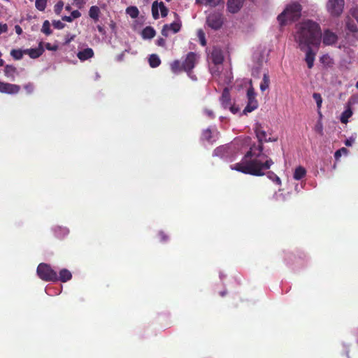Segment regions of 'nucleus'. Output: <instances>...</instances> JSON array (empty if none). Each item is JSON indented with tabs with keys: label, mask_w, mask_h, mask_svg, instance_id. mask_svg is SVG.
Instances as JSON below:
<instances>
[{
	"label": "nucleus",
	"mask_w": 358,
	"mask_h": 358,
	"mask_svg": "<svg viewBox=\"0 0 358 358\" xmlns=\"http://www.w3.org/2000/svg\"><path fill=\"white\" fill-rule=\"evenodd\" d=\"M254 131L258 141V144H252L245 153L242 160L231 166V169L244 174L255 176H263L265 171L268 170L274 164L271 158L263 152L264 143L275 142L277 138H267V134L262 124L256 122Z\"/></svg>",
	"instance_id": "1"
},
{
	"label": "nucleus",
	"mask_w": 358,
	"mask_h": 358,
	"mask_svg": "<svg viewBox=\"0 0 358 358\" xmlns=\"http://www.w3.org/2000/svg\"><path fill=\"white\" fill-rule=\"evenodd\" d=\"M296 31L294 41L299 44L301 50L304 51L306 46L319 47L321 42V29L317 22L306 20L296 26Z\"/></svg>",
	"instance_id": "2"
},
{
	"label": "nucleus",
	"mask_w": 358,
	"mask_h": 358,
	"mask_svg": "<svg viewBox=\"0 0 358 358\" xmlns=\"http://www.w3.org/2000/svg\"><path fill=\"white\" fill-rule=\"evenodd\" d=\"M302 6L297 2L287 5L283 12L278 16V20L281 26L286 25L289 22L298 20L301 15Z\"/></svg>",
	"instance_id": "3"
},
{
	"label": "nucleus",
	"mask_w": 358,
	"mask_h": 358,
	"mask_svg": "<svg viewBox=\"0 0 358 358\" xmlns=\"http://www.w3.org/2000/svg\"><path fill=\"white\" fill-rule=\"evenodd\" d=\"M37 275L43 281L57 282V273L52 267L45 263H41L37 267Z\"/></svg>",
	"instance_id": "4"
},
{
	"label": "nucleus",
	"mask_w": 358,
	"mask_h": 358,
	"mask_svg": "<svg viewBox=\"0 0 358 358\" xmlns=\"http://www.w3.org/2000/svg\"><path fill=\"white\" fill-rule=\"evenodd\" d=\"M224 22L222 13L217 11L210 12L207 16L206 24L208 27L215 31L222 28Z\"/></svg>",
	"instance_id": "5"
},
{
	"label": "nucleus",
	"mask_w": 358,
	"mask_h": 358,
	"mask_svg": "<svg viewBox=\"0 0 358 358\" xmlns=\"http://www.w3.org/2000/svg\"><path fill=\"white\" fill-rule=\"evenodd\" d=\"M345 0H328L327 10L332 17H339L343 12Z\"/></svg>",
	"instance_id": "6"
},
{
	"label": "nucleus",
	"mask_w": 358,
	"mask_h": 358,
	"mask_svg": "<svg viewBox=\"0 0 358 358\" xmlns=\"http://www.w3.org/2000/svg\"><path fill=\"white\" fill-rule=\"evenodd\" d=\"M248 103L243 110V113H251L258 108V101L256 99V93L252 86H250L247 90Z\"/></svg>",
	"instance_id": "7"
},
{
	"label": "nucleus",
	"mask_w": 358,
	"mask_h": 358,
	"mask_svg": "<svg viewBox=\"0 0 358 358\" xmlns=\"http://www.w3.org/2000/svg\"><path fill=\"white\" fill-rule=\"evenodd\" d=\"M198 55L193 52H189L187 54L185 60L182 63L183 71L189 74L192 69L195 67V65L198 60Z\"/></svg>",
	"instance_id": "8"
},
{
	"label": "nucleus",
	"mask_w": 358,
	"mask_h": 358,
	"mask_svg": "<svg viewBox=\"0 0 358 358\" xmlns=\"http://www.w3.org/2000/svg\"><path fill=\"white\" fill-rule=\"evenodd\" d=\"M159 9L160 10L162 17H166L168 15L169 9L166 7L164 3L162 1L158 2L155 1L152 5V14L153 18L155 20L158 19L159 17Z\"/></svg>",
	"instance_id": "9"
},
{
	"label": "nucleus",
	"mask_w": 358,
	"mask_h": 358,
	"mask_svg": "<svg viewBox=\"0 0 358 358\" xmlns=\"http://www.w3.org/2000/svg\"><path fill=\"white\" fill-rule=\"evenodd\" d=\"M181 22L179 19L177 21H175L171 24H166L163 26L162 29V34L164 37H167L169 36V33L170 31H172L173 33H178L181 29Z\"/></svg>",
	"instance_id": "10"
},
{
	"label": "nucleus",
	"mask_w": 358,
	"mask_h": 358,
	"mask_svg": "<svg viewBox=\"0 0 358 358\" xmlns=\"http://www.w3.org/2000/svg\"><path fill=\"white\" fill-rule=\"evenodd\" d=\"M20 90V87L17 85L0 81V92L1 93L17 94Z\"/></svg>",
	"instance_id": "11"
},
{
	"label": "nucleus",
	"mask_w": 358,
	"mask_h": 358,
	"mask_svg": "<svg viewBox=\"0 0 358 358\" xmlns=\"http://www.w3.org/2000/svg\"><path fill=\"white\" fill-rule=\"evenodd\" d=\"M337 40L338 36L335 33L331 31L329 29H327L324 31L322 40L324 45H332L337 42Z\"/></svg>",
	"instance_id": "12"
},
{
	"label": "nucleus",
	"mask_w": 358,
	"mask_h": 358,
	"mask_svg": "<svg viewBox=\"0 0 358 358\" xmlns=\"http://www.w3.org/2000/svg\"><path fill=\"white\" fill-rule=\"evenodd\" d=\"M24 54H27L31 58L36 59L44 52L43 43L40 42L38 47L36 48L26 49L24 50Z\"/></svg>",
	"instance_id": "13"
},
{
	"label": "nucleus",
	"mask_w": 358,
	"mask_h": 358,
	"mask_svg": "<svg viewBox=\"0 0 358 358\" xmlns=\"http://www.w3.org/2000/svg\"><path fill=\"white\" fill-rule=\"evenodd\" d=\"M245 0H228L227 9L231 13H238L243 6Z\"/></svg>",
	"instance_id": "14"
},
{
	"label": "nucleus",
	"mask_w": 358,
	"mask_h": 358,
	"mask_svg": "<svg viewBox=\"0 0 358 358\" xmlns=\"http://www.w3.org/2000/svg\"><path fill=\"white\" fill-rule=\"evenodd\" d=\"M305 61L308 69H312L314 65V61L316 53L313 52L311 46H306Z\"/></svg>",
	"instance_id": "15"
},
{
	"label": "nucleus",
	"mask_w": 358,
	"mask_h": 358,
	"mask_svg": "<svg viewBox=\"0 0 358 358\" xmlns=\"http://www.w3.org/2000/svg\"><path fill=\"white\" fill-rule=\"evenodd\" d=\"M94 56V52L91 48H87L77 53V57L82 62L91 59Z\"/></svg>",
	"instance_id": "16"
},
{
	"label": "nucleus",
	"mask_w": 358,
	"mask_h": 358,
	"mask_svg": "<svg viewBox=\"0 0 358 358\" xmlns=\"http://www.w3.org/2000/svg\"><path fill=\"white\" fill-rule=\"evenodd\" d=\"M211 59L215 65L222 64L224 56L222 50L218 48H214L211 52Z\"/></svg>",
	"instance_id": "17"
},
{
	"label": "nucleus",
	"mask_w": 358,
	"mask_h": 358,
	"mask_svg": "<svg viewBox=\"0 0 358 358\" xmlns=\"http://www.w3.org/2000/svg\"><path fill=\"white\" fill-rule=\"evenodd\" d=\"M220 101L222 107L224 108H227L231 106V96L229 90L227 88H224L222 91Z\"/></svg>",
	"instance_id": "18"
},
{
	"label": "nucleus",
	"mask_w": 358,
	"mask_h": 358,
	"mask_svg": "<svg viewBox=\"0 0 358 358\" xmlns=\"http://www.w3.org/2000/svg\"><path fill=\"white\" fill-rule=\"evenodd\" d=\"M72 278L71 273L66 268H63L59 271V275H57V281L66 282Z\"/></svg>",
	"instance_id": "19"
},
{
	"label": "nucleus",
	"mask_w": 358,
	"mask_h": 358,
	"mask_svg": "<svg viewBox=\"0 0 358 358\" xmlns=\"http://www.w3.org/2000/svg\"><path fill=\"white\" fill-rule=\"evenodd\" d=\"M196 3L206 6L216 7L220 4H223L224 0H196Z\"/></svg>",
	"instance_id": "20"
},
{
	"label": "nucleus",
	"mask_w": 358,
	"mask_h": 358,
	"mask_svg": "<svg viewBox=\"0 0 358 358\" xmlns=\"http://www.w3.org/2000/svg\"><path fill=\"white\" fill-rule=\"evenodd\" d=\"M155 30L150 26L145 27L141 33L142 37L145 39H151L155 37Z\"/></svg>",
	"instance_id": "21"
},
{
	"label": "nucleus",
	"mask_w": 358,
	"mask_h": 358,
	"mask_svg": "<svg viewBox=\"0 0 358 358\" xmlns=\"http://www.w3.org/2000/svg\"><path fill=\"white\" fill-rule=\"evenodd\" d=\"M306 175V170L301 166L296 168L294 172V178L296 180H299L304 178Z\"/></svg>",
	"instance_id": "22"
},
{
	"label": "nucleus",
	"mask_w": 358,
	"mask_h": 358,
	"mask_svg": "<svg viewBox=\"0 0 358 358\" xmlns=\"http://www.w3.org/2000/svg\"><path fill=\"white\" fill-rule=\"evenodd\" d=\"M100 9L96 6H92L90 7L89 10L90 17L94 20V22H97L99 18Z\"/></svg>",
	"instance_id": "23"
},
{
	"label": "nucleus",
	"mask_w": 358,
	"mask_h": 358,
	"mask_svg": "<svg viewBox=\"0 0 358 358\" xmlns=\"http://www.w3.org/2000/svg\"><path fill=\"white\" fill-rule=\"evenodd\" d=\"M352 115V110L350 107L346 108L341 115L340 120L343 124L348 122V119Z\"/></svg>",
	"instance_id": "24"
},
{
	"label": "nucleus",
	"mask_w": 358,
	"mask_h": 358,
	"mask_svg": "<svg viewBox=\"0 0 358 358\" xmlns=\"http://www.w3.org/2000/svg\"><path fill=\"white\" fill-rule=\"evenodd\" d=\"M213 138V132L210 129H207L202 132L201 136L202 141L212 143L214 141Z\"/></svg>",
	"instance_id": "25"
},
{
	"label": "nucleus",
	"mask_w": 358,
	"mask_h": 358,
	"mask_svg": "<svg viewBox=\"0 0 358 358\" xmlns=\"http://www.w3.org/2000/svg\"><path fill=\"white\" fill-rule=\"evenodd\" d=\"M182 67V63H181L179 60H174L171 64V69L173 73H178L181 71H184Z\"/></svg>",
	"instance_id": "26"
},
{
	"label": "nucleus",
	"mask_w": 358,
	"mask_h": 358,
	"mask_svg": "<svg viewBox=\"0 0 358 358\" xmlns=\"http://www.w3.org/2000/svg\"><path fill=\"white\" fill-rule=\"evenodd\" d=\"M161 64V60L159 57L155 55L152 54L149 57V64L152 68H156L159 66Z\"/></svg>",
	"instance_id": "27"
},
{
	"label": "nucleus",
	"mask_w": 358,
	"mask_h": 358,
	"mask_svg": "<svg viewBox=\"0 0 358 358\" xmlns=\"http://www.w3.org/2000/svg\"><path fill=\"white\" fill-rule=\"evenodd\" d=\"M345 23L346 27L352 33H357L358 31L357 26L352 19L348 17Z\"/></svg>",
	"instance_id": "28"
},
{
	"label": "nucleus",
	"mask_w": 358,
	"mask_h": 358,
	"mask_svg": "<svg viewBox=\"0 0 358 358\" xmlns=\"http://www.w3.org/2000/svg\"><path fill=\"white\" fill-rule=\"evenodd\" d=\"M270 84V79L268 73H264L263 76L262 81L260 84V90L264 92L268 88Z\"/></svg>",
	"instance_id": "29"
},
{
	"label": "nucleus",
	"mask_w": 358,
	"mask_h": 358,
	"mask_svg": "<svg viewBox=\"0 0 358 358\" xmlns=\"http://www.w3.org/2000/svg\"><path fill=\"white\" fill-rule=\"evenodd\" d=\"M126 13L131 18H136L139 15V11L136 6H129L126 9Z\"/></svg>",
	"instance_id": "30"
},
{
	"label": "nucleus",
	"mask_w": 358,
	"mask_h": 358,
	"mask_svg": "<svg viewBox=\"0 0 358 358\" xmlns=\"http://www.w3.org/2000/svg\"><path fill=\"white\" fill-rule=\"evenodd\" d=\"M16 72V68L12 65H6L4 69L5 75L7 77L14 78V75Z\"/></svg>",
	"instance_id": "31"
},
{
	"label": "nucleus",
	"mask_w": 358,
	"mask_h": 358,
	"mask_svg": "<svg viewBox=\"0 0 358 358\" xmlns=\"http://www.w3.org/2000/svg\"><path fill=\"white\" fill-rule=\"evenodd\" d=\"M24 50H21L20 49H13L10 51V55L16 60H20L22 58Z\"/></svg>",
	"instance_id": "32"
},
{
	"label": "nucleus",
	"mask_w": 358,
	"mask_h": 358,
	"mask_svg": "<svg viewBox=\"0 0 358 358\" xmlns=\"http://www.w3.org/2000/svg\"><path fill=\"white\" fill-rule=\"evenodd\" d=\"M41 31L47 36H49L52 34V30L50 29V24L48 20H45L43 22Z\"/></svg>",
	"instance_id": "33"
},
{
	"label": "nucleus",
	"mask_w": 358,
	"mask_h": 358,
	"mask_svg": "<svg viewBox=\"0 0 358 358\" xmlns=\"http://www.w3.org/2000/svg\"><path fill=\"white\" fill-rule=\"evenodd\" d=\"M47 0H36V8L40 10L43 11L46 8Z\"/></svg>",
	"instance_id": "34"
},
{
	"label": "nucleus",
	"mask_w": 358,
	"mask_h": 358,
	"mask_svg": "<svg viewBox=\"0 0 358 358\" xmlns=\"http://www.w3.org/2000/svg\"><path fill=\"white\" fill-rule=\"evenodd\" d=\"M313 97L317 103V107L318 110H320L322 106V98L321 94L315 92V93H313Z\"/></svg>",
	"instance_id": "35"
},
{
	"label": "nucleus",
	"mask_w": 358,
	"mask_h": 358,
	"mask_svg": "<svg viewBox=\"0 0 358 358\" xmlns=\"http://www.w3.org/2000/svg\"><path fill=\"white\" fill-rule=\"evenodd\" d=\"M198 37H199V41H200V43L202 46H205L206 45V38H205V34L204 32L200 29L198 31Z\"/></svg>",
	"instance_id": "36"
},
{
	"label": "nucleus",
	"mask_w": 358,
	"mask_h": 358,
	"mask_svg": "<svg viewBox=\"0 0 358 358\" xmlns=\"http://www.w3.org/2000/svg\"><path fill=\"white\" fill-rule=\"evenodd\" d=\"M64 6V3L62 1H58L55 6V12L59 15L60 14Z\"/></svg>",
	"instance_id": "37"
},
{
	"label": "nucleus",
	"mask_w": 358,
	"mask_h": 358,
	"mask_svg": "<svg viewBox=\"0 0 358 358\" xmlns=\"http://www.w3.org/2000/svg\"><path fill=\"white\" fill-rule=\"evenodd\" d=\"M350 13L358 22V7H353L350 9Z\"/></svg>",
	"instance_id": "38"
},
{
	"label": "nucleus",
	"mask_w": 358,
	"mask_h": 358,
	"mask_svg": "<svg viewBox=\"0 0 358 358\" xmlns=\"http://www.w3.org/2000/svg\"><path fill=\"white\" fill-rule=\"evenodd\" d=\"M347 152L348 150L346 148H342L335 152L334 157L338 160L341 157L342 152L347 153Z\"/></svg>",
	"instance_id": "39"
},
{
	"label": "nucleus",
	"mask_w": 358,
	"mask_h": 358,
	"mask_svg": "<svg viewBox=\"0 0 358 358\" xmlns=\"http://www.w3.org/2000/svg\"><path fill=\"white\" fill-rule=\"evenodd\" d=\"M52 25L55 29H62L64 27V24L62 23L60 20H55L52 22Z\"/></svg>",
	"instance_id": "40"
},
{
	"label": "nucleus",
	"mask_w": 358,
	"mask_h": 358,
	"mask_svg": "<svg viewBox=\"0 0 358 358\" xmlns=\"http://www.w3.org/2000/svg\"><path fill=\"white\" fill-rule=\"evenodd\" d=\"M45 47L47 50L52 51H56L58 49V45H52L50 43H45Z\"/></svg>",
	"instance_id": "41"
},
{
	"label": "nucleus",
	"mask_w": 358,
	"mask_h": 358,
	"mask_svg": "<svg viewBox=\"0 0 358 358\" xmlns=\"http://www.w3.org/2000/svg\"><path fill=\"white\" fill-rule=\"evenodd\" d=\"M158 236L162 242H164L168 240V236L164 231H159Z\"/></svg>",
	"instance_id": "42"
},
{
	"label": "nucleus",
	"mask_w": 358,
	"mask_h": 358,
	"mask_svg": "<svg viewBox=\"0 0 358 358\" xmlns=\"http://www.w3.org/2000/svg\"><path fill=\"white\" fill-rule=\"evenodd\" d=\"M73 1L76 6L79 8H83L86 3L85 0H73Z\"/></svg>",
	"instance_id": "43"
},
{
	"label": "nucleus",
	"mask_w": 358,
	"mask_h": 358,
	"mask_svg": "<svg viewBox=\"0 0 358 358\" xmlns=\"http://www.w3.org/2000/svg\"><path fill=\"white\" fill-rule=\"evenodd\" d=\"M156 44L158 46L165 48L166 47V40L163 38H159L156 41Z\"/></svg>",
	"instance_id": "44"
},
{
	"label": "nucleus",
	"mask_w": 358,
	"mask_h": 358,
	"mask_svg": "<svg viewBox=\"0 0 358 358\" xmlns=\"http://www.w3.org/2000/svg\"><path fill=\"white\" fill-rule=\"evenodd\" d=\"M204 113L209 117V118H214L215 115L212 110L208 108L204 109Z\"/></svg>",
	"instance_id": "45"
},
{
	"label": "nucleus",
	"mask_w": 358,
	"mask_h": 358,
	"mask_svg": "<svg viewBox=\"0 0 358 358\" xmlns=\"http://www.w3.org/2000/svg\"><path fill=\"white\" fill-rule=\"evenodd\" d=\"M24 87L29 94L31 93L34 90V85L31 83H28L25 85Z\"/></svg>",
	"instance_id": "46"
},
{
	"label": "nucleus",
	"mask_w": 358,
	"mask_h": 358,
	"mask_svg": "<svg viewBox=\"0 0 358 358\" xmlns=\"http://www.w3.org/2000/svg\"><path fill=\"white\" fill-rule=\"evenodd\" d=\"M211 73L213 76H216L219 75V69L217 65H215L210 69Z\"/></svg>",
	"instance_id": "47"
},
{
	"label": "nucleus",
	"mask_w": 358,
	"mask_h": 358,
	"mask_svg": "<svg viewBox=\"0 0 358 358\" xmlns=\"http://www.w3.org/2000/svg\"><path fill=\"white\" fill-rule=\"evenodd\" d=\"M8 30V26L6 24L0 23V34L6 33Z\"/></svg>",
	"instance_id": "48"
},
{
	"label": "nucleus",
	"mask_w": 358,
	"mask_h": 358,
	"mask_svg": "<svg viewBox=\"0 0 358 358\" xmlns=\"http://www.w3.org/2000/svg\"><path fill=\"white\" fill-rule=\"evenodd\" d=\"M80 13L78 11V10H73V12H71V17L72 19H76V18H78L80 16Z\"/></svg>",
	"instance_id": "49"
},
{
	"label": "nucleus",
	"mask_w": 358,
	"mask_h": 358,
	"mask_svg": "<svg viewBox=\"0 0 358 358\" xmlns=\"http://www.w3.org/2000/svg\"><path fill=\"white\" fill-rule=\"evenodd\" d=\"M276 174L273 171H268L267 173V177L271 179V180H273V179L276 177Z\"/></svg>",
	"instance_id": "50"
},
{
	"label": "nucleus",
	"mask_w": 358,
	"mask_h": 358,
	"mask_svg": "<svg viewBox=\"0 0 358 358\" xmlns=\"http://www.w3.org/2000/svg\"><path fill=\"white\" fill-rule=\"evenodd\" d=\"M15 30L17 34L20 35L22 33V29L20 25L15 26Z\"/></svg>",
	"instance_id": "51"
},
{
	"label": "nucleus",
	"mask_w": 358,
	"mask_h": 358,
	"mask_svg": "<svg viewBox=\"0 0 358 358\" xmlns=\"http://www.w3.org/2000/svg\"><path fill=\"white\" fill-rule=\"evenodd\" d=\"M315 130H316V131H317L319 134H320L322 135V130H323L322 125L321 124H318L317 125H316Z\"/></svg>",
	"instance_id": "52"
},
{
	"label": "nucleus",
	"mask_w": 358,
	"mask_h": 358,
	"mask_svg": "<svg viewBox=\"0 0 358 358\" xmlns=\"http://www.w3.org/2000/svg\"><path fill=\"white\" fill-rule=\"evenodd\" d=\"M62 20L64 21H66V22H70L73 20L72 17H71V15L70 16H64L62 17Z\"/></svg>",
	"instance_id": "53"
},
{
	"label": "nucleus",
	"mask_w": 358,
	"mask_h": 358,
	"mask_svg": "<svg viewBox=\"0 0 358 358\" xmlns=\"http://www.w3.org/2000/svg\"><path fill=\"white\" fill-rule=\"evenodd\" d=\"M273 181L275 182L278 185L281 184V180L278 176H276V177L273 179Z\"/></svg>",
	"instance_id": "54"
},
{
	"label": "nucleus",
	"mask_w": 358,
	"mask_h": 358,
	"mask_svg": "<svg viewBox=\"0 0 358 358\" xmlns=\"http://www.w3.org/2000/svg\"><path fill=\"white\" fill-rule=\"evenodd\" d=\"M229 109L233 113H236L237 111H238V108H235L234 106H230L229 107Z\"/></svg>",
	"instance_id": "55"
},
{
	"label": "nucleus",
	"mask_w": 358,
	"mask_h": 358,
	"mask_svg": "<svg viewBox=\"0 0 358 358\" xmlns=\"http://www.w3.org/2000/svg\"><path fill=\"white\" fill-rule=\"evenodd\" d=\"M345 145H347V146H351L352 145V143L350 140H346L345 143Z\"/></svg>",
	"instance_id": "56"
},
{
	"label": "nucleus",
	"mask_w": 358,
	"mask_h": 358,
	"mask_svg": "<svg viewBox=\"0 0 358 358\" xmlns=\"http://www.w3.org/2000/svg\"><path fill=\"white\" fill-rule=\"evenodd\" d=\"M0 57H1V52H0ZM3 64H4V61L1 58H0V66H3Z\"/></svg>",
	"instance_id": "57"
},
{
	"label": "nucleus",
	"mask_w": 358,
	"mask_h": 358,
	"mask_svg": "<svg viewBox=\"0 0 358 358\" xmlns=\"http://www.w3.org/2000/svg\"><path fill=\"white\" fill-rule=\"evenodd\" d=\"M122 57H123V54H122L121 55L119 56V59L121 60Z\"/></svg>",
	"instance_id": "58"
},
{
	"label": "nucleus",
	"mask_w": 358,
	"mask_h": 358,
	"mask_svg": "<svg viewBox=\"0 0 358 358\" xmlns=\"http://www.w3.org/2000/svg\"><path fill=\"white\" fill-rule=\"evenodd\" d=\"M66 10H70V6H68L66 7Z\"/></svg>",
	"instance_id": "59"
},
{
	"label": "nucleus",
	"mask_w": 358,
	"mask_h": 358,
	"mask_svg": "<svg viewBox=\"0 0 358 358\" xmlns=\"http://www.w3.org/2000/svg\"><path fill=\"white\" fill-rule=\"evenodd\" d=\"M355 87L358 89V81L356 83Z\"/></svg>",
	"instance_id": "60"
},
{
	"label": "nucleus",
	"mask_w": 358,
	"mask_h": 358,
	"mask_svg": "<svg viewBox=\"0 0 358 358\" xmlns=\"http://www.w3.org/2000/svg\"><path fill=\"white\" fill-rule=\"evenodd\" d=\"M220 294H221V296H224L225 293L224 292H221Z\"/></svg>",
	"instance_id": "61"
},
{
	"label": "nucleus",
	"mask_w": 358,
	"mask_h": 358,
	"mask_svg": "<svg viewBox=\"0 0 358 358\" xmlns=\"http://www.w3.org/2000/svg\"><path fill=\"white\" fill-rule=\"evenodd\" d=\"M324 57H328V56H323V57H322L321 60H322Z\"/></svg>",
	"instance_id": "62"
},
{
	"label": "nucleus",
	"mask_w": 358,
	"mask_h": 358,
	"mask_svg": "<svg viewBox=\"0 0 358 358\" xmlns=\"http://www.w3.org/2000/svg\"><path fill=\"white\" fill-rule=\"evenodd\" d=\"M174 15H175L176 17H178V14L176 13H174Z\"/></svg>",
	"instance_id": "63"
}]
</instances>
